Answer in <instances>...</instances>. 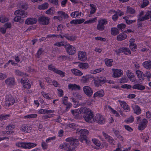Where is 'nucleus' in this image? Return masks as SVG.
I'll list each match as a JSON object with an SVG mask.
<instances>
[{"instance_id": "nucleus-1", "label": "nucleus", "mask_w": 151, "mask_h": 151, "mask_svg": "<svg viewBox=\"0 0 151 151\" xmlns=\"http://www.w3.org/2000/svg\"><path fill=\"white\" fill-rule=\"evenodd\" d=\"M77 111L78 114H83V118L86 122L89 123L95 122L93 115L90 109L83 107L78 109Z\"/></svg>"}, {"instance_id": "nucleus-2", "label": "nucleus", "mask_w": 151, "mask_h": 151, "mask_svg": "<svg viewBox=\"0 0 151 151\" xmlns=\"http://www.w3.org/2000/svg\"><path fill=\"white\" fill-rule=\"evenodd\" d=\"M76 133L80 134L78 139L80 142H82L83 139H85V138L87 137V136L88 135L89 133L88 130L85 129L78 128L76 129Z\"/></svg>"}, {"instance_id": "nucleus-3", "label": "nucleus", "mask_w": 151, "mask_h": 151, "mask_svg": "<svg viewBox=\"0 0 151 151\" xmlns=\"http://www.w3.org/2000/svg\"><path fill=\"white\" fill-rule=\"evenodd\" d=\"M144 12L143 11H141L140 12L137 16L138 20L143 21L145 20L148 19L150 18H151V11H147L144 16L142 17L144 15Z\"/></svg>"}, {"instance_id": "nucleus-4", "label": "nucleus", "mask_w": 151, "mask_h": 151, "mask_svg": "<svg viewBox=\"0 0 151 151\" xmlns=\"http://www.w3.org/2000/svg\"><path fill=\"white\" fill-rule=\"evenodd\" d=\"M65 47L68 54L73 55L76 52V48L73 46L68 44L65 45Z\"/></svg>"}, {"instance_id": "nucleus-5", "label": "nucleus", "mask_w": 151, "mask_h": 151, "mask_svg": "<svg viewBox=\"0 0 151 151\" xmlns=\"http://www.w3.org/2000/svg\"><path fill=\"white\" fill-rule=\"evenodd\" d=\"M107 23L106 19H102L98 22V24L97 26V29L100 31H102L105 29V25Z\"/></svg>"}, {"instance_id": "nucleus-6", "label": "nucleus", "mask_w": 151, "mask_h": 151, "mask_svg": "<svg viewBox=\"0 0 151 151\" xmlns=\"http://www.w3.org/2000/svg\"><path fill=\"white\" fill-rule=\"evenodd\" d=\"M94 120L96 123L100 124H104L105 122V119L103 116L97 114L94 118Z\"/></svg>"}, {"instance_id": "nucleus-7", "label": "nucleus", "mask_w": 151, "mask_h": 151, "mask_svg": "<svg viewBox=\"0 0 151 151\" xmlns=\"http://www.w3.org/2000/svg\"><path fill=\"white\" fill-rule=\"evenodd\" d=\"M50 18L45 16H42L39 17L38 21L39 23L42 25H46L49 23Z\"/></svg>"}, {"instance_id": "nucleus-8", "label": "nucleus", "mask_w": 151, "mask_h": 151, "mask_svg": "<svg viewBox=\"0 0 151 151\" xmlns=\"http://www.w3.org/2000/svg\"><path fill=\"white\" fill-rule=\"evenodd\" d=\"M28 13L27 12L22 9H18L15 11L14 15H19L21 18H25L27 17Z\"/></svg>"}, {"instance_id": "nucleus-9", "label": "nucleus", "mask_w": 151, "mask_h": 151, "mask_svg": "<svg viewBox=\"0 0 151 151\" xmlns=\"http://www.w3.org/2000/svg\"><path fill=\"white\" fill-rule=\"evenodd\" d=\"M65 141L68 143H69L71 145H78L79 144L78 140V139H75L73 137H68L65 139Z\"/></svg>"}, {"instance_id": "nucleus-10", "label": "nucleus", "mask_w": 151, "mask_h": 151, "mask_svg": "<svg viewBox=\"0 0 151 151\" xmlns=\"http://www.w3.org/2000/svg\"><path fill=\"white\" fill-rule=\"evenodd\" d=\"M6 104L9 106L13 105L15 102V100L10 94L7 95L6 96Z\"/></svg>"}, {"instance_id": "nucleus-11", "label": "nucleus", "mask_w": 151, "mask_h": 151, "mask_svg": "<svg viewBox=\"0 0 151 151\" xmlns=\"http://www.w3.org/2000/svg\"><path fill=\"white\" fill-rule=\"evenodd\" d=\"M83 90L85 93L89 97L91 96L93 92L92 89L89 86H85L83 87Z\"/></svg>"}, {"instance_id": "nucleus-12", "label": "nucleus", "mask_w": 151, "mask_h": 151, "mask_svg": "<svg viewBox=\"0 0 151 151\" xmlns=\"http://www.w3.org/2000/svg\"><path fill=\"white\" fill-rule=\"evenodd\" d=\"M148 122L146 119H144L140 122L139 124L138 129L139 130H142L147 126Z\"/></svg>"}, {"instance_id": "nucleus-13", "label": "nucleus", "mask_w": 151, "mask_h": 151, "mask_svg": "<svg viewBox=\"0 0 151 151\" xmlns=\"http://www.w3.org/2000/svg\"><path fill=\"white\" fill-rule=\"evenodd\" d=\"M93 78V76L90 75H86L81 77L80 81L83 83H86L89 81V79Z\"/></svg>"}, {"instance_id": "nucleus-14", "label": "nucleus", "mask_w": 151, "mask_h": 151, "mask_svg": "<svg viewBox=\"0 0 151 151\" xmlns=\"http://www.w3.org/2000/svg\"><path fill=\"white\" fill-rule=\"evenodd\" d=\"M86 53L85 52L80 51L78 53V58L79 60L84 61L86 60Z\"/></svg>"}, {"instance_id": "nucleus-15", "label": "nucleus", "mask_w": 151, "mask_h": 151, "mask_svg": "<svg viewBox=\"0 0 151 151\" xmlns=\"http://www.w3.org/2000/svg\"><path fill=\"white\" fill-rule=\"evenodd\" d=\"M102 134L105 139L107 140L110 144L111 145H114V144L113 142L114 141V139L112 137L104 132H103Z\"/></svg>"}, {"instance_id": "nucleus-16", "label": "nucleus", "mask_w": 151, "mask_h": 151, "mask_svg": "<svg viewBox=\"0 0 151 151\" xmlns=\"http://www.w3.org/2000/svg\"><path fill=\"white\" fill-rule=\"evenodd\" d=\"M120 102V104L122 108H123L126 112H129L130 111V109L129 106L125 102L119 101Z\"/></svg>"}, {"instance_id": "nucleus-17", "label": "nucleus", "mask_w": 151, "mask_h": 151, "mask_svg": "<svg viewBox=\"0 0 151 151\" xmlns=\"http://www.w3.org/2000/svg\"><path fill=\"white\" fill-rule=\"evenodd\" d=\"M32 127L26 124L23 125L21 127L20 130L23 132L29 133L31 132Z\"/></svg>"}, {"instance_id": "nucleus-18", "label": "nucleus", "mask_w": 151, "mask_h": 151, "mask_svg": "<svg viewBox=\"0 0 151 151\" xmlns=\"http://www.w3.org/2000/svg\"><path fill=\"white\" fill-rule=\"evenodd\" d=\"M37 19L35 18H28L25 22V24H33L36 23Z\"/></svg>"}, {"instance_id": "nucleus-19", "label": "nucleus", "mask_w": 151, "mask_h": 151, "mask_svg": "<svg viewBox=\"0 0 151 151\" xmlns=\"http://www.w3.org/2000/svg\"><path fill=\"white\" fill-rule=\"evenodd\" d=\"M21 82L24 84L23 87L24 88L29 89L30 88L31 85L30 84V82H29V81L28 79L23 80L21 79Z\"/></svg>"}, {"instance_id": "nucleus-20", "label": "nucleus", "mask_w": 151, "mask_h": 151, "mask_svg": "<svg viewBox=\"0 0 151 151\" xmlns=\"http://www.w3.org/2000/svg\"><path fill=\"white\" fill-rule=\"evenodd\" d=\"M132 107L135 113L137 115L140 114L141 112V110L139 107L138 105L135 104H132Z\"/></svg>"}, {"instance_id": "nucleus-21", "label": "nucleus", "mask_w": 151, "mask_h": 151, "mask_svg": "<svg viewBox=\"0 0 151 151\" xmlns=\"http://www.w3.org/2000/svg\"><path fill=\"white\" fill-rule=\"evenodd\" d=\"M132 88L134 89L140 91H143L145 88L144 86L139 83L134 84L132 86Z\"/></svg>"}, {"instance_id": "nucleus-22", "label": "nucleus", "mask_w": 151, "mask_h": 151, "mask_svg": "<svg viewBox=\"0 0 151 151\" xmlns=\"http://www.w3.org/2000/svg\"><path fill=\"white\" fill-rule=\"evenodd\" d=\"M68 88L71 89L72 90H80L81 89L80 86L76 84H70L68 85Z\"/></svg>"}, {"instance_id": "nucleus-23", "label": "nucleus", "mask_w": 151, "mask_h": 151, "mask_svg": "<svg viewBox=\"0 0 151 151\" xmlns=\"http://www.w3.org/2000/svg\"><path fill=\"white\" fill-rule=\"evenodd\" d=\"M127 75L128 78L130 79V81L132 82H134L135 80V77L134 74L132 73L129 70L127 71Z\"/></svg>"}, {"instance_id": "nucleus-24", "label": "nucleus", "mask_w": 151, "mask_h": 151, "mask_svg": "<svg viewBox=\"0 0 151 151\" xmlns=\"http://www.w3.org/2000/svg\"><path fill=\"white\" fill-rule=\"evenodd\" d=\"M123 74V71L122 70L116 69L114 71L113 76L115 78L119 77H120Z\"/></svg>"}, {"instance_id": "nucleus-25", "label": "nucleus", "mask_w": 151, "mask_h": 151, "mask_svg": "<svg viewBox=\"0 0 151 151\" xmlns=\"http://www.w3.org/2000/svg\"><path fill=\"white\" fill-rule=\"evenodd\" d=\"M71 71L72 73L76 76H80L83 74L81 71L76 68L72 69L71 70Z\"/></svg>"}, {"instance_id": "nucleus-26", "label": "nucleus", "mask_w": 151, "mask_h": 151, "mask_svg": "<svg viewBox=\"0 0 151 151\" xmlns=\"http://www.w3.org/2000/svg\"><path fill=\"white\" fill-rule=\"evenodd\" d=\"M5 83L7 85L12 86L14 85L15 79L14 78H10L5 80Z\"/></svg>"}, {"instance_id": "nucleus-27", "label": "nucleus", "mask_w": 151, "mask_h": 151, "mask_svg": "<svg viewBox=\"0 0 151 151\" xmlns=\"http://www.w3.org/2000/svg\"><path fill=\"white\" fill-rule=\"evenodd\" d=\"M136 73L139 79L140 80H143L145 77L144 74L141 71L137 70L136 72Z\"/></svg>"}, {"instance_id": "nucleus-28", "label": "nucleus", "mask_w": 151, "mask_h": 151, "mask_svg": "<svg viewBox=\"0 0 151 151\" xmlns=\"http://www.w3.org/2000/svg\"><path fill=\"white\" fill-rule=\"evenodd\" d=\"M78 64V66L82 69H86L88 67V65L87 63L76 62Z\"/></svg>"}, {"instance_id": "nucleus-29", "label": "nucleus", "mask_w": 151, "mask_h": 151, "mask_svg": "<svg viewBox=\"0 0 151 151\" xmlns=\"http://www.w3.org/2000/svg\"><path fill=\"white\" fill-rule=\"evenodd\" d=\"M55 111L54 110H48L47 109H40L38 111V112L40 114H48L54 112Z\"/></svg>"}, {"instance_id": "nucleus-30", "label": "nucleus", "mask_w": 151, "mask_h": 151, "mask_svg": "<svg viewBox=\"0 0 151 151\" xmlns=\"http://www.w3.org/2000/svg\"><path fill=\"white\" fill-rule=\"evenodd\" d=\"M143 66L146 69H151V60H148L142 63Z\"/></svg>"}, {"instance_id": "nucleus-31", "label": "nucleus", "mask_w": 151, "mask_h": 151, "mask_svg": "<svg viewBox=\"0 0 151 151\" xmlns=\"http://www.w3.org/2000/svg\"><path fill=\"white\" fill-rule=\"evenodd\" d=\"M127 35L124 33H121L118 35L116 39L118 41H122L125 39L127 37Z\"/></svg>"}, {"instance_id": "nucleus-32", "label": "nucleus", "mask_w": 151, "mask_h": 151, "mask_svg": "<svg viewBox=\"0 0 151 151\" xmlns=\"http://www.w3.org/2000/svg\"><path fill=\"white\" fill-rule=\"evenodd\" d=\"M104 91L103 90H101L96 92L94 94L93 96L94 97H102L104 95Z\"/></svg>"}, {"instance_id": "nucleus-33", "label": "nucleus", "mask_w": 151, "mask_h": 151, "mask_svg": "<svg viewBox=\"0 0 151 151\" xmlns=\"http://www.w3.org/2000/svg\"><path fill=\"white\" fill-rule=\"evenodd\" d=\"M16 16L14 19V21L15 22H19L22 23L24 22V20L22 19V18L19 15H16Z\"/></svg>"}, {"instance_id": "nucleus-34", "label": "nucleus", "mask_w": 151, "mask_h": 151, "mask_svg": "<svg viewBox=\"0 0 151 151\" xmlns=\"http://www.w3.org/2000/svg\"><path fill=\"white\" fill-rule=\"evenodd\" d=\"M126 26L124 24H120L117 25V29L119 31L122 32L123 31Z\"/></svg>"}, {"instance_id": "nucleus-35", "label": "nucleus", "mask_w": 151, "mask_h": 151, "mask_svg": "<svg viewBox=\"0 0 151 151\" xmlns=\"http://www.w3.org/2000/svg\"><path fill=\"white\" fill-rule=\"evenodd\" d=\"M26 149H30L31 148H33L37 146L36 143H34L31 142L26 143Z\"/></svg>"}, {"instance_id": "nucleus-36", "label": "nucleus", "mask_w": 151, "mask_h": 151, "mask_svg": "<svg viewBox=\"0 0 151 151\" xmlns=\"http://www.w3.org/2000/svg\"><path fill=\"white\" fill-rule=\"evenodd\" d=\"M119 33V31L117 28L113 27L111 29V34L113 35H116L118 34Z\"/></svg>"}, {"instance_id": "nucleus-37", "label": "nucleus", "mask_w": 151, "mask_h": 151, "mask_svg": "<svg viewBox=\"0 0 151 151\" xmlns=\"http://www.w3.org/2000/svg\"><path fill=\"white\" fill-rule=\"evenodd\" d=\"M48 7V4L45 2L42 5H39L38 8L39 9L44 10L47 8Z\"/></svg>"}, {"instance_id": "nucleus-38", "label": "nucleus", "mask_w": 151, "mask_h": 151, "mask_svg": "<svg viewBox=\"0 0 151 151\" xmlns=\"http://www.w3.org/2000/svg\"><path fill=\"white\" fill-rule=\"evenodd\" d=\"M55 13V8L53 7L50 8L45 12V13L47 14L51 15L54 14Z\"/></svg>"}, {"instance_id": "nucleus-39", "label": "nucleus", "mask_w": 151, "mask_h": 151, "mask_svg": "<svg viewBox=\"0 0 151 151\" xmlns=\"http://www.w3.org/2000/svg\"><path fill=\"white\" fill-rule=\"evenodd\" d=\"M135 11L130 6H127V13L131 14H133L135 13Z\"/></svg>"}, {"instance_id": "nucleus-40", "label": "nucleus", "mask_w": 151, "mask_h": 151, "mask_svg": "<svg viewBox=\"0 0 151 151\" xmlns=\"http://www.w3.org/2000/svg\"><path fill=\"white\" fill-rule=\"evenodd\" d=\"M81 12H79L78 11H75L72 12L70 14V16L74 18L75 16L76 17H78L80 16H81Z\"/></svg>"}, {"instance_id": "nucleus-41", "label": "nucleus", "mask_w": 151, "mask_h": 151, "mask_svg": "<svg viewBox=\"0 0 151 151\" xmlns=\"http://www.w3.org/2000/svg\"><path fill=\"white\" fill-rule=\"evenodd\" d=\"M105 61L106 64L108 66H111L112 65V60L106 59H105Z\"/></svg>"}, {"instance_id": "nucleus-42", "label": "nucleus", "mask_w": 151, "mask_h": 151, "mask_svg": "<svg viewBox=\"0 0 151 151\" xmlns=\"http://www.w3.org/2000/svg\"><path fill=\"white\" fill-rule=\"evenodd\" d=\"M14 73L15 75L19 76H22L26 74L18 69L15 70L14 71Z\"/></svg>"}, {"instance_id": "nucleus-43", "label": "nucleus", "mask_w": 151, "mask_h": 151, "mask_svg": "<svg viewBox=\"0 0 151 151\" xmlns=\"http://www.w3.org/2000/svg\"><path fill=\"white\" fill-rule=\"evenodd\" d=\"M94 80V85L96 87H99L100 86H101L100 85V83H101L98 80V78L94 77H93V78H92Z\"/></svg>"}, {"instance_id": "nucleus-44", "label": "nucleus", "mask_w": 151, "mask_h": 151, "mask_svg": "<svg viewBox=\"0 0 151 151\" xmlns=\"http://www.w3.org/2000/svg\"><path fill=\"white\" fill-rule=\"evenodd\" d=\"M26 143L22 142H18L16 143V145L17 146L19 147L26 148Z\"/></svg>"}, {"instance_id": "nucleus-45", "label": "nucleus", "mask_w": 151, "mask_h": 151, "mask_svg": "<svg viewBox=\"0 0 151 151\" xmlns=\"http://www.w3.org/2000/svg\"><path fill=\"white\" fill-rule=\"evenodd\" d=\"M90 5L91 7L90 13L91 14H94L96 10V6L95 5L91 4H90Z\"/></svg>"}, {"instance_id": "nucleus-46", "label": "nucleus", "mask_w": 151, "mask_h": 151, "mask_svg": "<svg viewBox=\"0 0 151 151\" xmlns=\"http://www.w3.org/2000/svg\"><path fill=\"white\" fill-rule=\"evenodd\" d=\"M69 143L65 142L62 144H61L59 146V148L60 149H62L63 148L64 150L67 149H68V146Z\"/></svg>"}, {"instance_id": "nucleus-47", "label": "nucleus", "mask_w": 151, "mask_h": 151, "mask_svg": "<svg viewBox=\"0 0 151 151\" xmlns=\"http://www.w3.org/2000/svg\"><path fill=\"white\" fill-rule=\"evenodd\" d=\"M123 52L125 55H130L131 54L130 50L128 48L126 47H123Z\"/></svg>"}, {"instance_id": "nucleus-48", "label": "nucleus", "mask_w": 151, "mask_h": 151, "mask_svg": "<svg viewBox=\"0 0 151 151\" xmlns=\"http://www.w3.org/2000/svg\"><path fill=\"white\" fill-rule=\"evenodd\" d=\"M10 115L9 114H1L0 116V120L2 121L3 120H5L10 117Z\"/></svg>"}, {"instance_id": "nucleus-49", "label": "nucleus", "mask_w": 151, "mask_h": 151, "mask_svg": "<svg viewBox=\"0 0 151 151\" xmlns=\"http://www.w3.org/2000/svg\"><path fill=\"white\" fill-rule=\"evenodd\" d=\"M123 18L125 19L126 23L128 24H130L132 23H134L136 22L135 20H129L128 17L127 16L124 17Z\"/></svg>"}, {"instance_id": "nucleus-50", "label": "nucleus", "mask_w": 151, "mask_h": 151, "mask_svg": "<svg viewBox=\"0 0 151 151\" xmlns=\"http://www.w3.org/2000/svg\"><path fill=\"white\" fill-rule=\"evenodd\" d=\"M64 37H65L68 40H70V41H73L75 39V38L74 36H70L68 35L67 34H64Z\"/></svg>"}, {"instance_id": "nucleus-51", "label": "nucleus", "mask_w": 151, "mask_h": 151, "mask_svg": "<svg viewBox=\"0 0 151 151\" xmlns=\"http://www.w3.org/2000/svg\"><path fill=\"white\" fill-rule=\"evenodd\" d=\"M58 14L59 15H63L64 18H68L69 17L68 15L67 14L65 13L63 11H58Z\"/></svg>"}, {"instance_id": "nucleus-52", "label": "nucleus", "mask_w": 151, "mask_h": 151, "mask_svg": "<svg viewBox=\"0 0 151 151\" xmlns=\"http://www.w3.org/2000/svg\"><path fill=\"white\" fill-rule=\"evenodd\" d=\"M9 19L4 16L0 17V22L2 23H4L9 21Z\"/></svg>"}, {"instance_id": "nucleus-53", "label": "nucleus", "mask_w": 151, "mask_h": 151, "mask_svg": "<svg viewBox=\"0 0 151 151\" xmlns=\"http://www.w3.org/2000/svg\"><path fill=\"white\" fill-rule=\"evenodd\" d=\"M98 80L101 83H104L106 82V78L104 76H101L100 77H97Z\"/></svg>"}, {"instance_id": "nucleus-54", "label": "nucleus", "mask_w": 151, "mask_h": 151, "mask_svg": "<svg viewBox=\"0 0 151 151\" xmlns=\"http://www.w3.org/2000/svg\"><path fill=\"white\" fill-rule=\"evenodd\" d=\"M134 120V118L132 116L127 118L124 120V122L128 124L132 123L133 122Z\"/></svg>"}, {"instance_id": "nucleus-55", "label": "nucleus", "mask_w": 151, "mask_h": 151, "mask_svg": "<svg viewBox=\"0 0 151 151\" xmlns=\"http://www.w3.org/2000/svg\"><path fill=\"white\" fill-rule=\"evenodd\" d=\"M96 20L97 18L95 17L92 19H90L89 20L85 22H84V24H85L88 23H93L94 22H96Z\"/></svg>"}, {"instance_id": "nucleus-56", "label": "nucleus", "mask_w": 151, "mask_h": 151, "mask_svg": "<svg viewBox=\"0 0 151 151\" xmlns=\"http://www.w3.org/2000/svg\"><path fill=\"white\" fill-rule=\"evenodd\" d=\"M68 149L65 150H66V151H76L73 145H70V144H68Z\"/></svg>"}, {"instance_id": "nucleus-57", "label": "nucleus", "mask_w": 151, "mask_h": 151, "mask_svg": "<svg viewBox=\"0 0 151 151\" xmlns=\"http://www.w3.org/2000/svg\"><path fill=\"white\" fill-rule=\"evenodd\" d=\"M142 2V4L141 5V7L142 8L145 7L149 3V2L148 0H143Z\"/></svg>"}, {"instance_id": "nucleus-58", "label": "nucleus", "mask_w": 151, "mask_h": 151, "mask_svg": "<svg viewBox=\"0 0 151 151\" xmlns=\"http://www.w3.org/2000/svg\"><path fill=\"white\" fill-rule=\"evenodd\" d=\"M92 141L93 143L97 146H100V144L99 141L96 139H92Z\"/></svg>"}, {"instance_id": "nucleus-59", "label": "nucleus", "mask_w": 151, "mask_h": 151, "mask_svg": "<svg viewBox=\"0 0 151 151\" xmlns=\"http://www.w3.org/2000/svg\"><path fill=\"white\" fill-rule=\"evenodd\" d=\"M55 73L60 75L62 77H64L65 76V73L63 72L60 70H58L57 69Z\"/></svg>"}, {"instance_id": "nucleus-60", "label": "nucleus", "mask_w": 151, "mask_h": 151, "mask_svg": "<svg viewBox=\"0 0 151 151\" xmlns=\"http://www.w3.org/2000/svg\"><path fill=\"white\" fill-rule=\"evenodd\" d=\"M42 52V49L41 48H40L36 54V57L38 58H39L40 55H41Z\"/></svg>"}, {"instance_id": "nucleus-61", "label": "nucleus", "mask_w": 151, "mask_h": 151, "mask_svg": "<svg viewBox=\"0 0 151 151\" xmlns=\"http://www.w3.org/2000/svg\"><path fill=\"white\" fill-rule=\"evenodd\" d=\"M121 88H126L127 89H130L132 88V87L131 85L124 84L121 86Z\"/></svg>"}, {"instance_id": "nucleus-62", "label": "nucleus", "mask_w": 151, "mask_h": 151, "mask_svg": "<svg viewBox=\"0 0 151 151\" xmlns=\"http://www.w3.org/2000/svg\"><path fill=\"white\" fill-rule=\"evenodd\" d=\"M41 93L42 95L44 98H46L48 99H52L51 97H49L47 93H45V92H44V91H42Z\"/></svg>"}, {"instance_id": "nucleus-63", "label": "nucleus", "mask_w": 151, "mask_h": 151, "mask_svg": "<svg viewBox=\"0 0 151 151\" xmlns=\"http://www.w3.org/2000/svg\"><path fill=\"white\" fill-rule=\"evenodd\" d=\"M128 81V79L125 77H122L120 79L119 82L120 83H127Z\"/></svg>"}, {"instance_id": "nucleus-64", "label": "nucleus", "mask_w": 151, "mask_h": 151, "mask_svg": "<svg viewBox=\"0 0 151 151\" xmlns=\"http://www.w3.org/2000/svg\"><path fill=\"white\" fill-rule=\"evenodd\" d=\"M129 47L130 49L132 51H133L134 50V49L136 47V45L134 43H130Z\"/></svg>"}]
</instances>
